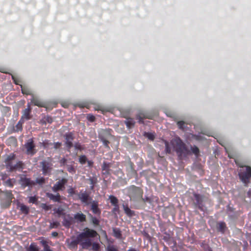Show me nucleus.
I'll return each mask as SVG.
<instances>
[{"mask_svg": "<svg viewBox=\"0 0 251 251\" xmlns=\"http://www.w3.org/2000/svg\"><path fill=\"white\" fill-rule=\"evenodd\" d=\"M46 196L50 200L53 201L54 202H60L61 200V196L59 193H57L56 195H53L52 193H47Z\"/></svg>", "mask_w": 251, "mask_h": 251, "instance_id": "nucleus-21", "label": "nucleus"}, {"mask_svg": "<svg viewBox=\"0 0 251 251\" xmlns=\"http://www.w3.org/2000/svg\"><path fill=\"white\" fill-rule=\"evenodd\" d=\"M52 145H53V148L57 150V149H59L61 147V146L62 145V143L60 142H57L54 143L53 144H52Z\"/></svg>", "mask_w": 251, "mask_h": 251, "instance_id": "nucleus-53", "label": "nucleus"}, {"mask_svg": "<svg viewBox=\"0 0 251 251\" xmlns=\"http://www.w3.org/2000/svg\"><path fill=\"white\" fill-rule=\"evenodd\" d=\"M141 200L144 202H151V200L149 198V197H146L145 198H143L142 197V199H141Z\"/></svg>", "mask_w": 251, "mask_h": 251, "instance_id": "nucleus-59", "label": "nucleus"}, {"mask_svg": "<svg viewBox=\"0 0 251 251\" xmlns=\"http://www.w3.org/2000/svg\"><path fill=\"white\" fill-rule=\"evenodd\" d=\"M128 195L131 200L133 201H139L142 199L143 191L139 187L135 185H131L127 188Z\"/></svg>", "mask_w": 251, "mask_h": 251, "instance_id": "nucleus-6", "label": "nucleus"}, {"mask_svg": "<svg viewBox=\"0 0 251 251\" xmlns=\"http://www.w3.org/2000/svg\"><path fill=\"white\" fill-rule=\"evenodd\" d=\"M77 195L81 202L86 205H88L90 203V201L92 200V198L90 196L89 194L86 191L84 192L81 191Z\"/></svg>", "mask_w": 251, "mask_h": 251, "instance_id": "nucleus-12", "label": "nucleus"}, {"mask_svg": "<svg viewBox=\"0 0 251 251\" xmlns=\"http://www.w3.org/2000/svg\"><path fill=\"white\" fill-rule=\"evenodd\" d=\"M91 237L86 238L84 242L81 243V247L83 249H88L92 247V249L94 251H98L100 249V245L96 242L92 243Z\"/></svg>", "mask_w": 251, "mask_h": 251, "instance_id": "nucleus-8", "label": "nucleus"}, {"mask_svg": "<svg viewBox=\"0 0 251 251\" xmlns=\"http://www.w3.org/2000/svg\"><path fill=\"white\" fill-rule=\"evenodd\" d=\"M98 235V233L96 230L86 227L84 228L83 232L77 236L76 239L72 241L70 243L69 246L71 248L76 247L78 244H80L81 246V243L84 242L86 238L96 237Z\"/></svg>", "mask_w": 251, "mask_h": 251, "instance_id": "nucleus-4", "label": "nucleus"}, {"mask_svg": "<svg viewBox=\"0 0 251 251\" xmlns=\"http://www.w3.org/2000/svg\"><path fill=\"white\" fill-rule=\"evenodd\" d=\"M63 221L62 222L63 226L69 228L74 223V218L70 214H66L63 217Z\"/></svg>", "mask_w": 251, "mask_h": 251, "instance_id": "nucleus-14", "label": "nucleus"}, {"mask_svg": "<svg viewBox=\"0 0 251 251\" xmlns=\"http://www.w3.org/2000/svg\"><path fill=\"white\" fill-rule=\"evenodd\" d=\"M37 201V198L35 196H31L29 198L28 202L29 203H34Z\"/></svg>", "mask_w": 251, "mask_h": 251, "instance_id": "nucleus-50", "label": "nucleus"}, {"mask_svg": "<svg viewBox=\"0 0 251 251\" xmlns=\"http://www.w3.org/2000/svg\"><path fill=\"white\" fill-rule=\"evenodd\" d=\"M15 159V155L13 153H11L8 155L5 160V163L9 162L10 161H13Z\"/></svg>", "mask_w": 251, "mask_h": 251, "instance_id": "nucleus-38", "label": "nucleus"}, {"mask_svg": "<svg viewBox=\"0 0 251 251\" xmlns=\"http://www.w3.org/2000/svg\"><path fill=\"white\" fill-rule=\"evenodd\" d=\"M60 226V223L59 222L55 221L53 222H50L49 225V228H57Z\"/></svg>", "mask_w": 251, "mask_h": 251, "instance_id": "nucleus-34", "label": "nucleus"}, {"mask_svg": "<svg viewBox=\"0 0 251 251\" xmlns=\"http://www.w3.org/2000/svg\"><path fill=\"white\" fill-rule=\"evenodd\" d=\"M31 111L29 108H25L23 111V115L21 117V120L22 119H25L26 120H29L31 118L30 116Z\"/></svg>", "mask_w": 251, "mask_h": 251, "instance_id": "nucleus-22", "label": "nucleus"}, {"mask_svg": "<svg viewBox=\"0 0 251 251\" xmlns=\"http://www.w3.org/2000/svg\"><path fill=\"white\" fill-rule=\"evenodd\" d=\"M68 182V179L66 178H62L54 184L52 187V190L54 192H56L59 191H63L65 189V185Z\"/></svg>", "mask_w": 251, "mask_h": 251, "instance_id": "nucleus-11", "label": "nucleus"}, {"mask_svg": "<svg viewBox=\"0 0 251 251\" xmlns=\"http://www.w3.org/2000/svg\"><path fill=\"white\" fill-rule=\"evenodd\" d=\"M26 153L28 155H33L36 152L35 145L32 138L28 139L25 145Z\"/></svg>", "mask_w": 251, "mask_h": 251, "instance_id": "nucleus-10", "label": "nucleus"}, {"mask_svg": "<svg viewBox=\"0 0 251 251\" xmlns=\"http://www.w3.org/2000/svg\"><path fill=\"white\" fill-rule=\"evenodd\" d=\"M109 199L111 203L113 205H115L118 204V200L117 199V198L116 197H115L113 195H110L109 197Z\"/></svg>", "mask_w": 251, "mask_h": 251, "instance_id": "nucleus-33", "label": "nucleus"}, {"mask_svg": "<svg viewBox=\"0 0 251 251\" xmlns=\"http://www.w3.org/2000/svg\"><path fill=\"white\" fill-rule=\"evenodd\" d=\"M91 205V210H92L93 214L100 216L101 214V210L99 208L98 202L93 201Z\"/></svg>", "mask_w": 251, "mask_h": 251, "instance_id": "nucleus-20", "label": "nucleus"}, {"mask_svg": "<svg viewBox=\"0 0 251 251\" xmlns=\"http://www.w3.org/2000/svg\"><path fill=\"white\" fill-rule=\"evenodd\" d=\"M6 200L11 202L12 200L14 198L13 195L11 190H6L2 192Z\"/></svg>", "mask_w": 251, "mask_h": 251, "instance_id": "nucleus-27", "label": "nucleus"}, {"mask_svg": "<svg viewBox=\"0 0 251 251\" xmlns=\"http://www.w3.org/2000/svg\"><path fill=\"white\" fill-rule=\"evenodd\" d=\"M112 166L113 164L112 163L103 162L101 166L103 175L106 176L110 175L112 172V170L110 168L112 167Z\"/></svg>", "mask_w": 251, "mask_h": 251, "instance_id": "nucleus-16", "label": "nucleus"}, {"mask_svg": "<svg viewBox=\"0 0 251 251\" xmlns=\"http://www.w3.org/2000/svg\"><path fill=\"white\" fill-rule=\"evenodd\" d=\"M191 150L192 152L196 155L198 156L200 153L199 149L196 146H194L193 147H191Z\"/></svg>", "mask_w": 251, "mask_h": 251, "instance_id": "nucleus-39", "label": "nucleus"}, {"mask_svg": "<svg viewBox=\"0 0 251 251\" xmlns=\"http://www.w3.org/2000/svg\"><path fill=\"white\" fill-rule=\"evenodd\" d=\"M127 169L130 172H133L134 171V164L129 160L127 163Z\"/></svg>", "mask_w": 251, "mask_h": 251, "instance_id": "nucleus-42", "label": "nucleus"}, {"mask_svg": "<svg viewBox=\"0 0 251 251\" xmlns=\"http://www.w3.org/2000/svg\"><path fill=\"white\" fill-rule=\"evenodd\" d=\"M6 167L9 169L10 172H13L17 170L22 169L23 163L21 161L17 162L15 164H13V161L5 163Z\"/></svg>", "mask_w": 251, "mask_h": 251, "instance_id": "nucleus-15", "label": "nucleus"}, {"mask_svg": "<svg viewBox=\"0 0 251 251\" xmlns=\"http://www.w3.org/2000/svg\"><path fill=\"white\" fill-rule=\"evenodd\" d=\"M40 243L44 248V251H53L48 245L47 241L42 240Z\"/></svg>", "mask_w": 251, "mask_h": 251, "instance_id": "nucleus-32", "label": "nucleus"}, {"mask_svg": "<svg viewBox=\"0 0 251 251\" xmlns=\"http://www.w3.org/2000/svg\"><path fill=\"white\" fill-rule=\"evenodd\" d=\"M170 143L180 159L190 154V151L186 144L180 137H176L173 138Z\"/></svg>", "mask_w": 251, "mask_h": 251, "instance_id": "nucleus-2", "label": "nucleus"}, {"mask_svg": "<svg viewBox=\"0 0 251 251\" xmlns=\"http://www.w3.org/2000/svg\"><path fill=\"white\" fill-rule=\"evenodd\" d=\"M164 142L165 146V151L166 153L170 154L171 153V148L170 146L169 142L166 140H164Z\"/></svg>", "mask_w": 251, "mask_h": 251, "instance_id": "nucleus-36", "label": "nucleus"}, {"mask_svg": "<svg viewBox=\"0 0 251 251\" xmlns=\"http://www.w3.org/2000/svg\"><path fill=\"white\" fill-rule=\"evenodd\" d=\"M106 251H119L118 248L114 245H109L106 248Z\"/></svg>", "mask_w": 251, "mask_h": 251, "instance_id": "nucleus-47", "label": "nucleus"}, {"mask_svg": "<svg viewBox=\"0 0 251 251\" xmlns=\"http://www.w3.org/2000/svg\"><path fill=\"white\" fill-rule=\"evenodd\" d=\"M5 183L6 185L10 187H13V183L12 181V180L10 178L5 181Z\"/></svg>", "mask_w": 251, "mask_h": 251, "instance_id": "nucleus-51", "label": "nucleus"}, {"mask_svg": "<svg viewBox=\"0 0 251 251\" xmlns=\"http://www.w3.org/2000/svg\"><path fill=\"white\" fill-rule=\"evenodd\" d=\"M114 236L118 239H120L122 237L121 231L119 229L114 228L113 229Z\"/></svg>", "mask_w": 251, "mask_h": 251, "instance_id": "nucleus-35", "label": "nucleus"}, {"mask_svg": "<svg viewBox=\"0 0 251 251\" xmlns=\"http://www.w3.org/2000/svg\"><path fill=\"white\" fill-rule=\"evenodd\" d=\"M136 118L139 120L138 122L140 124L144 123L143 120L144 119H151V118L149 116L146 115L143 113H140L139 114L137 115Z\"/></svg>", "mask_w": 251, "mask_h": 251, "instance_id": "nucleus-30", "label": "nucleus"}, {"mask_svg": "<svg viewBox=\"0 0 251 251\" xmlns=\"http://www.w3.org/2000/svg\"><path fill=\"white\" fill-rule=\"evenodd\" d=\"M42 208L45 209V210H49L50 209V207L46 205V204H43V205H42Z\"/></svg>", "mask_w": 251, "mask_h": 251, "instance_id": "nucleus-60", "label": "nucleus"}, {"mask_svg": "<svg viewBox=\"0 0 251 251\" xmlns=\"http://www.w3.org/2000/svg\"><path fill=\"white\" fill-rule=\"evenodd\" d=\"M124 210L125 213L126 214L128 217H132L135 215L134 211L131 210L128 206L127 204H123V205Z\"/></svg>", "mask_w": 251, "mask_h": 251, "instance_id": "nucleus-24", "label": "nucleus"}, {"mask_svg": "<svg viewBox=\"0 0 251 251\" xmlns=\"http://www.w3.org/2000/svg\"><path fill=\"white\" fill-rule=\"evenodd\" d=\"M170 143L180 159L190 154V151L186 144L180 137H176L173 138Z\"/></svg>", "mask_w": 251, "mask_h": 251, "instance_id": "nucleus-3", "label": "nucleus"}, {"mask_svg": "<svg viewBox=\"0 0 251 251\" xmlns=\"http://www.w3.org/2000/svg\"><path fill=\"white\" fill-rule=\"evenodd\" d=\"M8 141L14 143H16L17 142L16 138L13 136L9 137L8 138Z\"/></svg>", "mask_w": 251, "mask_h": 251, "instance_id": "nucleus-57", "label": "nucleus"}, {"mask_svg": "<svg viewBox=\"0 0 251 251\" xmlns=\"http://www.w3.org/2000/svg\"><path fill=\"white\" fill-rule=\"evenodd\" d=\"M91 221L93 224L95 226H99L100 224V221L95 217L91 215Z\"/></svg>", "mask_w": 251, "mask_h": 251, "instance_id": "nucleus-45", "label": "nucleus"}, {"mask_svg": "<svg viewBox=\"0 0 251 251\" xmlns=\"http://www.w3.org/2000/svg\"><path fill=\"white\" fill-rule=\"evenodd\" d=\"M54 214H56L58 217H63L66 213L64 212V209L61 207L54 208L53 209Z\"/></svg>", "mask_w": 251, "mask_h": 251, "instance_id": "nucleus-29", "label": "nucleus"}, {"mask_svg": "<svg viewBox=\"0 0 251 251\" xmlns=\"http://www.w3.org/2000/svg\"><path fill=\"white\" fill-rule=\"evenodd\" d=\"M12 78L14 82V83L16 85H20L21 84H20V80L17 77H16L14 75H12Z\"/></svg>", "mask_w": 251, "mask_h": 251, "instance_id": "nucleus-54", "label": "nucleus"}, {"mask_svg": "<svg viewBox=\"0 0 251 251\" xmlns=\"http://www.w3.org/2000/svg\"><path fill=\"white\" fill-rule=\"evenodd\" d=\"M45 119L46 122H47L50 124L52 123L53 122L52 118L51 117L49 116H47L46 117H45Z\"/></svg>", "mask_w": 251, "mask_h": 251, "instance_id": "nucleus-55", "label": "nucleus"}, {"mask_svg": "<svg viewBox=\"0 0 251 251\" xmlns=\"http://www.w3.org/2000/svg\"><path fill=\"white\" fill-rule=\"evenodd\" d=\"M114 207L113 209V212H119V205H114Z\"/></svg>", "mask_w": 251, "mask_h": 251, "instance_id": "nucleus-58", "label": "nucleus"}, {"mask_svg": "<svg viewBox=\"0 0 251 251\" xmlns=\"http://www.w3.org/2000/svg\"><path fill=\"white\" fill-rule=\"evenodd\" d=\"M89 181L90 182V184L91 185L90 189L91 190H93L94 188V185L97 182V178H89Z\"/></svg>", "mask_w": 251, "mask_h": 251, "instance_id": "nucleus-46", "label": "nucleus"}, {"mask_svg": "<svg viewBox=\"0 0 251 251\" xmlns=\"http://www.w3.org/2000/svg\"><path fill=\"white\" fill-rule=\"evenodd\" d=\"M41 144L44 149H47L50 146L52 145V143L50 142V141L48 140H45L42 143H41Z\"/></svg>", "mask_w": 251, "mask_h": 251, "instance_id": "nucleus-41", "label": "nucleus"}, {"mask_svg": "<svg viewBox=\"0 0 251 251\" xmlns=\"http://www.w3.org/2000/svg\"><path fill=\"white\" fill-rule=\"evenodd\" d=\"M21 210L23 213L25 214H27L29 213V208L27 206L24 204H22L21 206Z\"/></svg>", "mask_w": 251, "mask_h": 251, "instance_id": "nucleus-43", "label": "nucleus"}, {"mask_svg": "<svg viewBox=\"0 0 251 251\" xmlns=\"http://www.w3.org/2000/svg\"><path fill=\"white\" fill-rule=\"evenodd\" d=\"M235 162L238 166L241 168L238 174L240 179L245 186H248L251 179V167L248 166H242L237 160H235Z\"/></svg>", "mask_w": 251, "mask_h": 251, "instance_id": "nucleus-5", "label": "nucleus"}, {"mask_svg": "<svg viewBox=\"0 0 251 251\" xmlns=\"http://www.w3.org/2000/svg\"><path fill=\"white\" fill-rule=\"evenodd\" d=\"M144 136L149 140L153 141L155 138V135L153 133L150 132H145Z\"/></svg>", "mask_w": 251, "mask_h": 251, "instance_id": "nucleus-40", "label": "nucleus"}, {"mask_svg": "<svg viewBox=\"0 0 251 251\" xmlns=\"http://www.w3.org/2000/svg\"><path fill=\"white\" fill-rule=\"evenodd\" d=\"M73 146H74L75 149L77 150L82 151L84 149L81 144L78 142L75 143Z\"/></svg>", "mask_w": 251, "mask_h": 251, "instance_id": "nucleus-48", "label": "nucleus"}, {"mask_svg": "<svg viewBox=\"0 0 251 251\" xmlns=\"http://www.w3.org/2000/svg\"><path fill=\"white\" fill-rule=\"evenodd\" d=\"M45 182V179L43 177L37 178L36 179V183L40 185H42Z\"/></svg>", "mask_w": 251, "mask_h": 251, "instance_id": "nucleus-49", "label": "nucleus"}, {"mask_svg": "<svg viewBox=\"0 0 251 251\" xmlns=\"http://www.w3.org/2000/svg\"><path fill=\"white\" fill-rule=\"evenodd\" d=\"M170 143L180 159L190 154V151L186 144L180 137H176L173 138Z\"/></svg>", "mask_w": 251, "mask_h": 251, "instance_id": "nucleus-1", "label": "nucleus"}, {"mask_svg": "<svg viewBox=\"0 0 251 251\" xmlns=\"http://www.w3.org/2000/svg\"><path fill=\"white\" fill-rule=\"evenodd\" d=\"M194 197L195 198L194 205L200 210L203 211L204 205L203 203L205 201L206 197L203 195L198 194H194Z\"/></svg>", "mask_w": 251, "mask_h": 251, "instance_id": "nucleus-9", "label": "nucleus"}, {"mask_svg": "<svg viewBox=\"0 0 251 251\" xmlns=\"http://www.w3.org/2000/svg\"><path fill=\"white\" fill-rule=\"evenodd\" d=\"M226 227V224L224 222H220L217 224L218 230L223 233L225 232Z\"/></svg>", "mask_w": 251, "mask_h": 251, "instance_id": "nucleus-28", "label": "nucleus"}, {"mask_svg": "<svg viewBox=\"0 0 251 251\" xmlns=\"http://www.w3.org/2000/svg\"><path fill=\"white\" fill-rule=\"evenodd\" d=\"M65 139V145L66 148L70 150L73 147V141L75 139L74 134L73 132H70L66 133L64 136Z\"/></svg>", "mask_w": 251, "mask_h": 251, "instance_id": "nucleus-13", "label": "nucleus"}, {"mask_svg": "<svg viewBox=\"0 0 251 251\" xmlns=\"http://www.w3.org/2000/svg\"><path fill=\"white\" fill-rule=\"evenodd\" d=\"M87 119L89 121L91 122H93L95 121L96 118L94 115L91 114H88L87 115Z\"/></svg>", "mask_w": 251, "mask_h": 251, "instance_id": "nucleus-52", "label": "nucleus"}, {"mask_svg": "<svg viewBox=\"0 0 251 251\" xmlns=\"http://www.w3.org/2000/svg\"><path fill=\"white\" fill-rule=\"evenodd\" d=\"M68 192L70 195H73L75 194V190L74 188L71 187L68 189Z\"/></svg>", "mask_w": 251, "mask_h": 251, "instance_id": "nucleus-56", "label": "nucleus"}, {"mask_svg": "<svg viewBox=\"0 0 251 251\" xmlns=\"http://www.w3.org/2000/svg\"><path fill=\"white\" fill-rule=\"evenodd\" d=\"M42 173L44 176L50 175L52 169V159L48 157L40 163Z\"/></svg>", "mask_w": 251, "mask_h": 251, "instance_id": "nucleus-7", "label": "nucleus"}, {"mask_svg": "<svg viewBox=\"0 0 251 251\" xmlns=\"http://www.w3.org/2000/svg\"><path fill=\"white\" fill-rule=\"evenodd\" d=\"M127 251H140V250H136V249H134V248H130L129 250H128Z\"/></svg>", "mask_w": 251, "mask_h": 251, "instance_id": "nucleus-64", "label": "nucleus"}, {"mask_svg": "<svg viewBox=\"0 0 251 251\" xmlns=\"http://www.w3.org/2000/svg\"><path fill=\"white\" fill-rule=\"evenodd\" d=\"M58 233L56 231L52 232L51 233V235L53 237H57L58 236Z\"/></svg>", "mask_w": 251, "mask_h": 251, "instance_id": "nucleus-62", "label": "nucleus"}, {"mask_svg": "<svg viewBox=\"0 0 251 251\" xmlns=\"http://www.w3.org/2000/svg\"><path fill=\"white\" fill-rule=\"evenodd\" d=\"M125 124L128 128H131L134 127L135 122L133 118H128L125 121Z\"/></svg>", "mask_w": 251, "mask_h": 251, "instance_id": "nucleus-23", "label": "nucleus"}, {"mask_svg": "<svg viewBox=\"0 0 251 251\" xmlns=\"http://www.w3.org/2000/svg\"><path fill=\"white\" fill-rule=\"evenodd\" d=\"M87 161V158L85 155H81L79 157V162L81 164H85Z\"/></svg>", "mask_w": 251, "mask_h": 251, "instance_id": "nucleus-44", "label": "nucleus"}, {"mask_svg": "<svg viewBox=\"0 0 251 251\" xmlns=\"http://www.w3.org/2000/svg\"><path fill=\"white\" fill-rule=\"evenodd\" d=\"M87 163H88V165L89 166H92L93 164V162L91 161H87Z\"/></svg>", "mask_w": 251, "mask_h": 251, "instance_id": "nucleus-63", "label": "nucleus"}, {"mask_svg": "<svg viewBox=\"0 0 251 251\" xmlns=\"http://www.w3.org/2000/svg\"><path fill=\"white\" fill-rule=\"evenodd\" d=\"M108 132L105 130H102L99 134V139L102 142L105 148L110 149L109 146V142L105 138L104 135L108 134Z\"/></svg>", "mask_w": 251, "mask_h": 251, "instance_id": "nucleus-19", "label": "nucleus"}, {"mask_svg": "<svg viewBox=\"0 0 251 251\" xmlns=\"http://www.w3.org/2000/svg\"><path fill=\"white\" fill-rule=\"evenodd\" d=\"M26 251H40L38 247L35 243H32L27 248Z\"/></svg>", "mask_w": 251, "mask_h": 251, "instance_id": "nucleus-31", "label": "nucleus"}, {"mask_svg": "<svg viewBox=\"0 0 251 251\" xmlns=\"http://www.w3.org/2000/svg\"><path fill=\"white\" fill-rule=\"evenodd\" d=\"M74 218L80 222H84L86 221V216L82 213H77L74 216Z\"/></svg>", "mask_w": 251, "mask_h": 251, "instance_id": "nucleus-26", "label": "nucleus"}, {"mask_svg": "<svg viewBox=\"0 0 251 251\" xmlns=\"http://www.w3.org/2000/svg\"><path fill=\"white\" fill-rule=\"evenodd\" d=\"M30 103L39 107H47V104L40 100L38 97H35L34 95L32 96L30 100Z\"/></svg>", "mask_w": 251, "mask_h": 251, "instance_id": "nucleus-17", "label": "nucleus"}, {"mask_svg": "<svg viewBox=\"0 0 251 251\" xmlns=\"http://www.w3.org/2000/svg\"><path fill=\"white\" fill-rule=\"evenodd\" d=\"M185 125L186 123L183 121H179L177 122V125L178 128L183 131L185 128Z\"/></svg>", "mask_w": 251, "mask_h": 251, "instance_id": "nucleus-37", "label": "nucleus"}, {"mask_svg": "<svg viewBox=\"0 0 251 251\" xmlns=\"http://www.w3.org/2000/svg\"><path fill=\"white\" fill-rule=\"evenodd\" d=\"M21 121V120H20V121L18 123V124H17V125H16V127H17V129H18V130H22V124H20Z\"/></svg>", "mask_w": 251, "mask_h": 251, "instance_id": "nucleus-61", "label": "nucleus"}, {"mask_svg": "<svg viewBox=\"0 0 251 251\" xmlns=\"http://www.w3.org/2000/svg\"><path fill=\"white\" fill-rule=\"evenodd\" d=\"M20 86L21 88L22 93L24 95H30L32 96L33 95V94L32 93L31 90L29 87H28L27 86H23L22 85H20Z\"/></svg>", "mask_w": 251, "mask_h": 251, "instance_id": "nucleus-25", "label": "nucleus"}, {"mask_svg": "<svg viewBox=\"0 0 251 251\" xmlns=\"http://www.w3.org/2000/svg\"><path fill=\"white\" fill-rule=\"evenodd\" d=\"M20 183L24 187L32 186L35 184V182L34 181L31 180L30 178H27L25 176L21 177Z\"/></svg>", "mask_w": 251, "mask_h": 251, "instance_id": "nucleus-18", "label": "nucleus"}]
</instances>
